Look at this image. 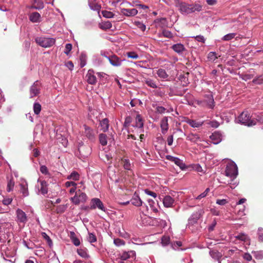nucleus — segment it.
<instances>
[{
  "mask_svg": "<svg viewBox=\"0 0 263 263\" xmlns=\"http://www.w3.org/2000/svg\"><path fill=\"white\" fill-rule=\"evenodd\" d=\"M225 175L231 179L230 182L228 181V184H232L238 175V168L236 164L234 163H229L226 168Z\"/></svg>",
  "mask_w": 263,
  "mask_h": 263,
  "instance_id": "1",
  "label": "nucleus"
},
{
  "mask_svg": "<svg viewBox=\"0 0 263 263\" xmlns=\"http://www.w3.org/2000/svg\"><path fill=\"white\" fill-rule=\"evenodd\" d=\"M136 258V252L134 251L124 252L116 259V263H133Z\"/></svg>",
  "mask_w": 263,
  "mask_h": 263,
  "instance_id": "2",
  "label": "nucleus"
},
{
  "mask_svg": "<svg viewBox=\"0 0 263 263\" xmlns=\"http://www.w3.org/2000/svg\"><path fill=\"white\" fill-rule=\"evenodd\" d=\"M238 120L239 123L248 126H252L256 124V121L254 119L251 120L250 115L247 111H243L238 116Z\"/></svg>",
  "mask_w": 263,
  "mask_h": 263,
  "instance_id": "3",
  "label": "nucleus"
},
{
  "mask_svg": "<svg viewBox=\"0 0 263 263\" xmlns=\"http://www.w3.org/2000/svg\"><path fill=\"white\" fill-rule=\"evenodd\" d=\"M35 41L38 45L44 48L50 47L55 43V39L53 38L44 36L37 37Z\"/></svg>",
  "mask_w": 263,
  "mask_h": 263,
  "instance_id": "4",
  "label": "nucleus"
},
{
  "mask_svg": "<svg viewBox=\"0 0 263 263\" xmlns=\"http://www.w3.org/2000/svg\"><path fill=\"white\" fill-rule=\"evenodd\" d=\"M87 199V195L79 190L76 192L75 195L70 200L74 204L78 205L80 202H84Z\"/></svg>",
  "mask_w": 263,
  "mask_h": 263,
  "instance_id": "5",
  "label": "nucleus"
},
{
  "mask_svg": "<svg viewBox=\"0 0 263 263\" xmlns=\"http://www.w3.org/2000/svg\"><path fill=\"white\" fill-rule=\"evenodd\" d=\"M42 84L39 81H36L30 86L29 89L30 98H32L37 96L41 91Z\"/></svg>",
  "mask_w": 263,
  "mask_h": 263,
  "instance_id": "6",
  "label": "nucleus"
},
{
  "mask_svg": "<svg viewBox=\"0 0 263 263\" xmlns=\"http://www.w3.org/2000/svg\"><path fill=\"white\" fill-rule=\"evenodd\" d=\"M97 208L102 211L105 212L106 208L104 206V204L101 200L98 198H92L90 201V209L94 210Z\"/></svg>",
  "mask_w": 263,
  "mask_h": 263,
  "instance_id": "7",
  "label": "nucleus"
},
{
  "mask_svg": "<svg viewBox=\"0 0 263 263\" xmlns=\"http://www.w3.org/2000/svg\"><path fill=\"white\" fill-rule=\"evenodd\" d=\"M180 12L182 14H189L192 13L191 4L183 2L179 3L177 6Z\"/></svg>",
  "mask_w": 263,
  "mask_h": 263,
  "instance_id": "8",
  "label": "nucleus"
},
{
  "mask_svg": "<svg viewBox=\"0 0 263 263\" xmlns=\"http://www.w3.org/2000/svg\"><path fill=\"white\" fill-rule=\"evenodd\" d=\"M16 214L17 221L24 223L27 222V217L24 211L18 209L16 211Z\"/></svg>",
  "mask_w": 263,
  "mask_h": 263,
  "instance_id": "9",
  "label": "nucleus"
},
{
  "mask_svg": "<svg viewBox=\"0 0 263 263\" xmlns=\"http://www.w3.org/2000/svg\"><path fill=\"white\" fill-rule=\"evenodd\" d=\"M84 135L85 136L91 141H93L95 139V134L92 129L88 126L84 125Z\"/></svg>",
  "mask_w": 263,
  "mask_h": 263,
  "instance_id": "10",
  "label": "nucleus"
},
{
  "mask_svg": "<svg viewBox=\"0 0 263 263\" xmlns=\"http://www.w3.org/2000/svg\"><path fill=\"white\" fill-rule=\"evenodd\" d=\"M87 82L91 85H95L97 83V78L94 75V71L93 70L89 69L86 76Z\"/></svg>",
  "mask_w": 263,
  "mask_h": 263,
  "instance_id": "11",
  "label": "nucleus"
},
{
  "mask_svg": "<svg viewBox=\"0 0 263 263\" xmlns=\"http://www.w3.org/2000/svg\"><path fill=\"white\" fill-rule=\"evenodd\" d=\"M106 58L114 66H119L121 65L122 60L115 54L106 57Z\"/></svg>",
  "mask_w": 263,
  "mask_h": 263,
  "instance_id": "12",
  "label": "nucleus"
},
{
  "mask_svg": "<svg viewBox=\"0 0 263 263\" xmlns=\"http://www.w3.org/2000/svg\"><path fill=\"white\" fill-rule=\"evenodd\" d=\"M121 13L125 16L130 17L135 16L138 13V10L135 8H122L121 10Z\"/></svg>",
  "mask_w": 263,
  "mask_h": 263,
  "instance_id": "13",
  "label": "nucleus"
},
{
  "mask_svg": "<svg viewBox=\"0 0 263 263\" xmlns=\"http://www.w3.org/2000/svg\"><path fill=\"white\" fill-rule=\"evenodd\" d=\"M205 97L206 99H205L204 102L209 108L213 109L215 106V102L213 96L211 93H209L206 95Z\"/></svg>",
  "mask_w": 263,
  "mask_h": 263,
  "instance_id": "14",
  "label": "nucleus"
},
{
  "mask_svg": "<svg viewBox=\"0 0 263 263\" xmlns=\"http://www.w3.org/2000/svg\"><path fill=\"white\" fill-rule=\"evenodd\" d=\"M163 203L166 208L173 207L174 203V199L169 195L165 196L163 198Z\"/></svg>",
  "mask_w": 263,
  "mask_h": 263,
  "instance_id": "15",
  "label": "nucleus"
},
{
  "mask_svg": "<svg viewBox=\"0 0 263 263\" xmlns=\"http://www.w3.org/2000/svg\"><path fill=\"white\" fill-rule=\"evenodd\" d=\"M160 127L162 133L165 134L168 129L167 117H165L161 120Z\"/></svg>",
  "mask_w": 263,
  "mask_h": 263,
  "instance_id": "16",
  "label": "nucleus"
},
{
  "mask_svg": "<svg viewBox=\"0 0 263 263\" xmlns=\"http://www.w3.org/2000/svg\"><path fill=\"white\" fill-rule=\"evenodd\" d=\"M173 50L178 54H182L185 50V48L183 44L178 43L173 45L172 46Z\"/></svg>",
  "mask_w": 263,
  "mask_h": 263,
  "instance_id": "17",
  "label": "nucleus"
},
{
  "mask_svg": "<svg viewBox=\"0 0 263 263\" xmlns=\"http://www.w3.org/2000/svg\"><path fill=\"white\" fill-rule=\"evenodd\" d=\"M186 122L192 127H199L201 126L203 122L187 119Z\"/></svg>",
  "mask_w": 263,
  "mask_h": 263,
  "instance_id": "18",
  "label": "nucleus"
},
{
  "mask_svg": "<svg viewBox=\"0 0 263 263\" xmlns=\"http://www.w3.org/2000/svg\"><path fill=\"white\" fill-rule=\"evenodd\" d=\"M130 201L133 205L137 206H141L142 203V200L140 197L136 194H134Z\"/></svg>",
  "mask_w": 263,
  "mask_h": 263,
  "instance_id": "19",
  "label": "nucleus"
},
{
  "mask_svg": "<svg viewBox=\"0 0 263 263\" xmlns=\"http://www.w3.org/2000/svg\"><path fill=\"white\" fill-rule=\"evenodd\" d=\"M167 159L174 162L177 165L179 166L180 167H182V166L183 165L182 161L178 158L174 157L172 156H167Z\"/></svg>",
  "mask_w": 263,
  "mask_h": 263,
  "instance_id": "20",
  "label": "nucleus"
},
{
  "mask_svg": "<svg viewBox=\"0 0 263 263\" xmlns=\"http://www.w3.org/2000/svg\"><path fill=\"white\" fill-rule=\"evenodd\" d=\"M100 124L101 127V129L105 132L108 129L109 127V121L107 118L103 119L100 121Z\"/></svg>",
  "mask_w": 263,
  "mask_h": 263,
  "instance_id": "21",
  "label": "nucleus"
},
{
  "mask_svg": "<svg viewBox=\"0 0 263 263\" xmlns=\"http://www.w3.org/2000/svg\"><path fill=\"white\" fill-rule=\"evenodd\" d=\"M211 256L216 260H219L222 257L221 253L216 250H213L210 251Z\"/></svg>",
  "mask_w": 263,
  "mask_h": 263,
  "instance_id": "22",
  "label": "nucleus"
},
{
  "mask_svg": "<svg viewBox=\"0 0 263 263\" xmlns=\"http://www.w3.org/2000/svg\"><path fill=\"white\" fill-rule=\"evenodd\" d=\"M121 164L125 170L131 171L132 164L130 163L129 160L127 159H122Z\"/></svg>",
  "mask_w": 263,
  "mask_h": 263,
  "instance_id": "23",
  "label": "nucleus"
},
{
  "mask_svg": "<svg viewBox=\"0 0 263 263\" xmlns=\"http://www.w3.org/2000/svg\"><path fill=\"white\" fill-rule=\"evenodd\" d=\"M200 216V213H196L192 215V216L189 219V223L193 224L197 223V220L199 219Z\"/></svg>",
  "mask_w": 263,
  "mask_h": 263,
  "instance_id": "24",
  "label": "nucleus"
},
{
  "mask_svg": "<svg viewBox=\"0 0 263 263\" xmlns=\"http://www.w3.org/2000/svg\"><path fill=\"white\" fill-rule=\"evenodd\" d=\"M202 5L199 3H195L194 4H191L192 13L196 11L199 12L202 10Z\"/></svg>",
  "mask_w": 263,
  "mask_h": 263,
  "instance_id": "25",
  "label": "nucleus"
},
{
  "mask_svg": "<svg viewBox=\"0 0 263 263\" xmlns=\"http://www.w3.org/2000/svg\"><path fill=\"white\" fill-rule=\"evenodd\" d=\"M40 17L41 15L38 12H33L30 15V20L32 22L36 23L39 21Z\"/></svg>",
  "mask_w": 263,
  "mask_h": 263,
  "instance_id": "26",
  "label": "nucleus"
},
{
  "mask_svg": "<svg viewBox=\"0 0 263 263\" xmlns=\"http://www.w3.org/2000/svg\"><path fill=\"white\" fill-rule=\"evenodd\" d=\"M135 126L139 128H142L143 126V122L142 118L139 114H138L136 116Z\"/></svg>",
  "mask_w": 263,
  "mask_h": 263,
  "instance_id": "27",
  "label": "nucleus"
},
{
  "mask_svg": "<svg viewBox=\"0 0 263 263\" xmlns=\"http://www.w3.org/2000/svg\"><path fill=\"white\" fill-rule=\"evenodd\" d=\"M89 5L92 10L99 12L101 9V6L96 1H91L89 2Z\"/></svg>",
  "mask_w": 263,
  "mask_h": 263,
  "instance_id": "28",
  "label": "nucleus"
},
{
  "mask_svg": "<svg viewBox=\"0 0 263 263\" xmlns=\"http://www.w3.org/2000/svg\"><path fill=\"white\" fill-rule=\"evenodd\" d=\"M144 82L146 85L153 88H157L158 87L155 81L149 78L145 79Z\"/></svg>",
  "mask_w": 263,
  "mask_h": 263,
  "instance_id": "29",
  "label": "nucleus"
},
{
  "mask_svg": "<svg viewBox=\"0 0 263 263\" xmlns=\"http://www.w3.org/2000/svg\"><path fill=\"white\" fill-rule=\"evenodd\" d=\"M41 188L40 191L41 193L43 195H45L48 192V188L47 187V183L45 181H41Z\"/></svg>",
  "mask_w": 263,
  "mask_h": 263,
  "instance_id": "30",
  "label": "nucleus"
},
{
  "mask_svg": "<svg viewBox=\"0 0 263 263\" xmlns=\"http://www.w3.org/2000/svg\"><path fill=\"white\" fill-rule=\"evenodd\" d=\"M99 142L100 144L103 145L105 146L107 143V136L104 134H100L99 136Z\"/></svg>",
  "mask_w": 263,
  "mask_h": 263,
  "instance_id": "31",
  "label": "nucleus"
},
{
  "mask_svg": "<svg viewBox=\"0 0 263 263\" xmlns=\"http://www.w3.org/2000/svg\"><path fill=\"white\" fill-rule=\"evenodd\" d=\"M78 254L83 258H88L89 255L87 253V250L86 248H80L77 250Z\"/></svg>",
  "mask_w": 263,
  "mask_h": 263,
  "instance_id": "32",
  "label": "nucleus"
},
{
  "mask_svg": "<svg viewBox=\"0 0 263 263\" xmlns=\"http://www.w3.org/2000/svg\"><path fill=\"white\" fill-rule=\"evenodd\" d=\"M157 73L158 77L161 79H166L168 77V75L167 74L165 70L163 69H159Z\"/></svg>",
  "mask_w": 263,
  "mask_h": 263,
  "instance_id": "33",
  "label": "nucleus"
},
{
  "mask_svg": "<svg viewBox=\"0 0 263 263\" xmlns=\"http://www.w3.org/2000/svg\"><path fill=\"white\" fill-rule=\"evenodd\" d=\"M236 239L243 241H247L249 240V237L244 233H240L235 236Z\"/></svg>",
  "mask_w": 263,
  "mask_h": 263,
  "instance_id": "34",
  "label": "nucleus"
},
{
  "mask_svg": "<svg viewBox=\"0 0 263 263\" xmlns=\"http://www.w3.org/2000/svg\"><path fill=\"white\" fill-rule=\"evenodd\" d=\"M100 28L103 30L110 29L112 27V24L109 21H107L100 25Z\"/></svg>",
  "mask_w": 263,
  "mask_h": 263,
  "instance_id": "35",
  "label": "nucleus"
},
{
  "mask_svg": "<svg viewBox=\"0 0 263 263\" xmlns=\"http://www.w3.org/2000/svg\"><path fill=\"white\" fill-rule=\"evenodd\" d=\"M187 139L193 142H197L199 139V136L197 134H191L187 137Z\"/></svg>",
  "mask_w": 263,
  "mask_h": 263,
  "instance_id": "36",
  "label": "nucleus"
},
{
  "mask_svg": "<svg viewBox=\"0 0 263 263\" xmlns=\"http://www.w3.org/2000/svg\"><path fill=\"white\" fill-rule=\"evenodd\" d=\"M21 192L23 194L24 196H27L28 195V191L27 184H21Z\"/></svg>",
  "mask_w": 263,
  "mask_h": 263,
  "instance_id": "37",
  "label": "nucleus"
},
{
  "mask_svg": "<svg viewBox=\"0 0 263 263\" xmlns=\"http://www.w3.org/2000/svg\"><path fill=\"white\" fill-rule=\"evenodd\" d=\"M41 105L39 103H35L33 105V111L35 114L39 115L41 110Z\"/></svg>",
  "mask_w": 263,
  "mask_h": 263,
  "instance_id": "38",
  "label": "nucleus"
},
{
  "mask_svg": "<svg viewBox=\"0 0 263 263\" xmlns=\"http://www.w3.org/2000/svg\"><path fill=\"white\" fill-rule=\"evenodd\" d=\"M236 35V33H229L228 34L225 35L222 38V40L224 41H229L232 39H234Z\"/></svg>",
  "mask_w": 263,
  "mask_h": 263,
  "instance_id": "39",
  "label": "nucleus"
},
{
  "mask_svg": "<svg viewBox=\"0 0 263 263\" xmlns=\"http://www.w3.org/2000/svg\"><path fill=\"white\" fill-rule=\"evenodd\" d=\"M80 175L76 172H73L71 173L70 176H69L67 178L68 179H72L74 180H78L79 179Z\"/></svg>",
  "mask_w": 263,
  "mask_h": 263,
  "instance_id": "40",
  "label": "nucleus"
},
{
  "mask_svg": "<svg viewBox=\"0 0 263 263\" xmlns=\"http://www.w3.org/2000/svg\"><path fill=\"white\" fill-rule=\"evenodd\" d=\"M14 186V181L13 179H10L7 183V191L10 192L12 191Z\"/></svg>",
  "mask_w": 263,
  "mask_h": 263,
  "instance_id": "41",
  "label": "nucleus"
},
{
  "mask_svg": "<svg viewBox=\"0 0 263 263\" xmlns=\"http://www.w3.org/2000/svg\"><path fill=\"white\" fill-rule=\"evenodd\" d=\"M67 209L66 205H60L56 208V212L57 213H63Z\"/></svg>",
  "mask_w": 263,
  "mask_h": 263,
  "instance_id": "42",
  "label": "nucleus"
},
{
  "mask_svg": "<svg viewBox=\"0 0 263 263\" xmlns=\"http://www.w3.org/2000/svg\"><path fill=\"white\" fill-rule=\"evenodd\" d=\"M210 139L213 140V141H215L214 142V143L215 144H217L218 143H219L220 142V137H219V135L218 134H216V133H214V134H213L211 136H210Z\"/></svg>",
  "mask_w": 263,
  "mask_h": 263,
  "instance_id": "43",
  "label": "nucleus"
},
{
  "mask_svg": "<svg viewBox=\"0 0 263 263\" xmlns=\"http://www.w3.org/2000/svg\"><path fill=\"white\" fill-rule=\"evenodd\" d=\"M102 15L106 18H112L114 16V14L110 11L104 10L102 11Z\"/></svg>",
  "mask_w": 263,
  "mask_h": 263,
  "instance_id": "44",
  "label": "nucleus"
},
{
  "mask_svg": "<svg viewBox=\"0 0 263 263\" xmlns=\"http://www.w3.org/2000/svg\"><path fill=\"white\" fill-rule=\"evenodd\" d=\"M114 244L118 247L124 246L125 245V241L121 239L120 238H116L114 240Z\"/></svg>",
  "mask_w": 263,
  "mask_h": 263,
  "instance_id": "45",
  "label": "nucleus"
},
{
  "mask_svg": "<svg viewBox=\"0 0 263 263\" xmlns=\"http://www.w3.org/2000/svg\"><path fill=\"white\" fill-rule=\"evenodd\" d=\"M208 58L209 61H214L216 59L218 58V57L216 56V52H210L208 54Z\"/></svg>",
  "mask_w": 263,
  "mask_h": 263,
  "instance_id": "46",
  "label": "nucleus"
},
{
  "mask_svg": "<svg viewBox=\"0 0 263 263\" xmlns=\"http://www.w3.org/2000/svg\"><path fill=\"white\" fill-rule=\"evenodd\" d=\"M127 57L128 58H131L133 59H137L139 58V55L135 52H128L126 53Z\"/></svg>",
  "mask_w": 263,
  "mask_h": 263,
  "instance_id": "47",
  "label": "nucleus"
},
{
  "mask_svg": "<svg viewBox=\"0 0 263 263\" xmlns=\"http://www.w3.org/2000/svg\"><path fill=\"white\" fill-rule=\"evenodd\" d=\"M162 33L163 36L165 37L172 38L173 37V33L167 30H163L162 32Z\"/></svg>",
  "mask_w": 263,
  "mask_h": 263,
  "instance_id": "48",
  "label": "nucleus"
},
{
  "mask_svg": "<svg viewBox=\"0 0 263 263\" xmlns=\"http://www.w3.org/2000/svg\"><path fill=\"white\" fill-rule=\"evenodd\" d=\"M170 238L167 236H163L161 238V243L163 246L168 245L170 242Z\"/></svg>",
  "mask_w": 263,
  "mask_h": 263,
  "instance_id": "49",
  "label": "nucleus"
},
{
  "mask_svg": "<svg viewBox=\"0 0 263 263\" xmlns=\"http://www.w3.org/2000/svg\"><path fill=\"white\" fill-rule=\"evenodd\" d=\"M253 83L256 84H261L263 83V77L259 76L258 78L253 79Z\"/></svg>",
  "mask_w": 263,
  "mask_h": 263,
  "instance_id": "50",
  "label": "nucleus"
},
{
  "mask_svg": "<svg viewBox=\"0 0 263 263\" xmlns=\"http://www.w3.org/2000/svg\"><path fill=\"white\" fill-rule=\"evenodd\" d=\"M71 49H72V45L70 43L66 44L65 45V49L64 50V53L66 55H68L70 51L71 50Z\"/></svg>",
  "mask_w": 263,
  "mask_h": 263,
  "instance_id": "51",
  "label": "nucleus"
},
{
  "mask_svg": "<svg viewBox=\"0 0 263 263\" xmlns=\"http://www.w3.org/2000/svg\"><path fill=\"white\" fill-rule=\"evenodd\" d=\"M89 242L90 243L96 242L97 241V238L95 234L89 233V237L88 238Z\"/></svg>",
  "mask_w": 263,
  "mask_h": 263,
  "instance_id": "52",
  "label": "nucleus"
},
{
  "mask_svg": "<svg viewBox=\"0 0 263 263\" xmlns=\"http://www.w3.org/2000/svg\"><path fill=\"white\" fill-rule=\"evenodd\" d=\"M182 246V242L180 241H177L172 243V247L174 250H177L179 247Z\"/></svg>",
  "mask_w": 263,
  "mask_h": 263,
  "instance_id": "53",
  "label": "nucleus"
},
{
  "mask_svg": "<svg viewBox=\"0 0 263 263\" xmlns=\"http://www.w3.org/2000/svg\"><path fill=\"white\" fill-rule=\"evenodd\" d=\"M136 25L142 31H144L146 29V26L143 23L140 22H135Z\"/></svg>",
  "mask_w": 263,
  "mask_h": 263,
  "instance_id": "54",
  "label": "nucleus"
},
{
  "mask_svg": "<svg viewBox=\"0 0 263 263\" xmlns=\"http://www.w3.org/2000/svg\"><path fill=\"white\" fill-rule=\"evenodd\" d=\"M258 239L260 241L263 242V228H259L258 229Z\"/></svg>",
  "mask_w": 263,
  "mask_h": 263,
  "instance_id": "55",
  "label": "nucleus"
},
{
  "mask_svg": "<svg viewBox=\"0 0 263 263\" xmlns=\"http://www.w3.org/2000/svg\"><path fill=\"white\" fill-rule=\"evenodd\" d=\"M208 124L214 128H217L219 125V123L215 120L210 121Z\"/></svg>",
  "mask_w": 263,
  "mask_h": 263,
  "instance_id": "56",
  "label": "nucleus"
},
{
  "mask_svg": "<svg viewBox=\"0 0 263 263\" xmlns=\"http://www.w3.org/2000/svg\"><path fill=\"white\" fill-rule=\"evenodd\" d=\"M132 122V118L130 116H127L126 117L125 119V121L124 123V125L125 127H127L129 126V124Z\"/></svg>",
  "mask_w": 263,
  "mask_h": 263,
  "instance_id": "57",
  "label": "nucleus"
},
{
  "mask_svg": "<svg viewBox=\"0 0 263 263\" xmlns=\"http://www.w3.org/2000/svg\"><path fill=\"white\" fill-rule=\"evenodd\" d=\"M40 171L42 174L45 175L48 174V170L45 165H42L40 167Z\"/></svg>",
  "mask_w": 263,
  "mask_h": 263,
  "instance_id": "58",
  "label": "nucleus"
},
{
  "mask_svg": "<svg viewBox=\"0 0 263 263\" xmlns=\"http://www.w3.org/2000/svg\"><path fill=\"white\" fill-rule=\"evenodd\" d=\"M166 110V108L162 106H158L156 108V111L159 114H163Z\"/></svg>",
  "mask_w": 263,
  "mask_h": 263,
  "instance_id": "59",
  "label": "nucleus"
},
{
  "mask_svg": "<svg viewBox=\"0 0 263 263\" xmlns=\"http://www.w3.org/2000/svg\"><path fill=\"white\" fill-rule=\"evenodd\" d=\"M65 65L70 70H72L74 67L73 64L71 61H68L65 63Z\"/></svg>",
  "mask_w": 263,
  "mask_h": 263,
  "instance_id": "60",
  "label": "nucleus"
},
{
  "mask_svg": "<svg viewBox=\"0 0 263 263\" xmlns=\"http://www.w3.org/2000/svg\"><path fill=\"white\" fill-rule=\"evenodd\" d=\"M228 202V201H227L226 199H217L216 200V203L219 204V205H223L224 204H226Z\"/></svg>",
  "mask_w": 263,
  "mask_h": 263,
  "instance_id": "61",
  "label": "nucleus"
},
{
  "mask_svg": "<svg viewBox=\"0 0 263 263\" xmlns=\"http://www.w3.org/2000/svg\"><path fill=\"white\" fill-rule=\"evenodd\" d=\"M167 144L169 146H171L173 144V135H170V136H169L167 137Z\"/></svg>",
  "mask_w": 263,
  "mask_h": 263,
  "instance_id": "62",
  "label": "nucleus"
},
{
  "mask_svg": "<svg viewBox=\"0 0 263 263\" xmlns=\"http://www.w3.org/2000/svg\"><path fill=\"white\" fill-rule=\"evenodd\" d=\"M71 240H72V242L75 246H78L80 245V240L77 237L73 238V239Z\"/></svg>",
  "mask_w": 263,
  "mask_h": 263,
  "instance_id": "63",
  "label": "nucleus"
},
{
  "mask_svg": "<svg viewBox=\"0 0 263 263\" xmlns=\"http://www.w3.org/2000/svg\"><path fill=\"white\" fill-rule=\"evenodd\" d=\"M219 263H229L228 258L227 256H224L221 259H220L218 260Z\"/></svg>",
  "mask_w": 263,
  "mask_h": 263,
  "instance_id": "64",
  "label": "nucleus"
}]
</instances>
